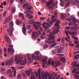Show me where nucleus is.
<instances>
[{"instance_id":"1","label":"nucleus","mask_w":79,"mask_h":79,"mask_svg":"<svg viewBox=\"0 0 79 79\" xmlns=\"http://www.w3.org/2000/svg\"><path fill=\"white\" fill-rule=\"evenodd\" d=\"M55 39V37L52 36H50L49 38L48 39V40H46L45 41V44H52L54 43L55 42V40H54Z\"/></svg>"},{"instance_id":"2","label":"nucleus","mask_w":79,"mask_h":79,"mask_svg":"<svg viewBox=\"0 0 79 79\" xmlns=\"http://www.w3.org/2000/svg\"><path fill=\"white\" fill-rule=\"evenodd\" d=\"M20 63H21L22 61H23V57H22L21 58V57L19 56V57L15 56V61H16V63L17 64H19V62L20 61Z\"/></svg>"},{"instance_id":"3","label":"nucleus","mask_w":79,"mask_h":79,"mask_svg":"<svg viewBox=\"0 0 79 79\" xmlns=\"http://www.w3.org/2000/svg\"><path fill=\"white\" fill-rule=\"evenodd\" d=\"M48 71L44 72H42L41 73L42 78L43 79H47L48 77Z\"/></svg>"},{"instance_id":"4","label":"nucleus","mask_w":79,"mask_h":79,"mask_svg":"<svg viewBox=\"0 0 79 79\" xmlns=\"http://www.w3.org/2000/svg\"><path fill=\"white\" fill-rule=\"evenodd\" d=\"M13 62V58H11V59H10L9 60H6V66H10L12 65V63Z\"/></svg>"},{"instance_id":"5","label":"nucleus","mask_w":79,"mask_h":79,"mask_svg":"<svg viewBox=\"0 0 79 79\" xmlns=\"http://www.w3.org/2000/svg\"><path fill=\"white\" fill-rule=\"evenodd\" d=\"M70 19H68V21H73V23H76L77 21V19H76V18L74 17V15H71Z\"/></svg>"},{"instance_id":"6","label":"nucleus","mask_w":79,"mask_h":79,"mask_svg":"<svg viewBox=\"0 0 79 79\" xmlns=\"http://www.w3.org/2000/svg\"><path fill=\"white\" fill-rule=\"evenodd\" d=\"M47 57H45L42 59L41 61L43 62V68H45V64L47 63Z\"/></svg>"},{"instance_id":"7","label":"nucleus","mask_w":79,"mask_h":79,"mask_svg":"<svg viewBox=\"0 0 79 79\" xmlns=\"http://www.w3.org/2000/svg\"><path fill=\"white\" fill-rule=\"evenodd\" d=\"M41 69H39L37 73H36V76L37 77H38V74L39 75L38 77L39 79H42V77L41 76V74H40Z\"/></svg>"},{"instance_id":"8","label":"nucleus","mask_w":79,"mask_h":79,"mask_svg":"<svg viewBox=\"0 0 79 79\" xmlns=\"http://www.w3.org/2000/svg\"><path fill=\"white\" fill-rule=\"evenodd\" d=\"M13 29L12 27H10L8 28H7V31L8 32H9V33H10L9 34V35H10V36H11L12 35V32H13Z\"/></svg>"},{"instance_id":"9","label":"nucleus","mask_w":79,"mask_h":79,"mask_svg":"<svg viewBox=\"0 0 79 79\" xmlns=\"http://www.w3.org/2000/svg\"><path fill=\"white\" fill-rule=\"evenodd\" d=\"M8 53L9 55H12L13 53H15V50H13V49L10 48L8 49Z\"/></svg>"},{"instance_id":"10","label":"nucleus","mask_w":79,"mask_h":79,"mask_svg":"<svg viewBox=\"0 0 79 79\" xmlns=\"http://www.w3.org/2000/svg\"><path fill=\"white\" fill-rule=\"evenodd\" d=\"M27 56L28 62L29 63H32V62H33V60H32V59L31 57V56H29V54H27Z\"/></svg>"},{"instance_id":"11","label":"nucleus","mask_w":79,"mask_h":79,"mask_svg":"<svg viewBox=\"0 0 79 79\" xmlns=\"http://www.w3.org/2000/svg\"><path fill=\"white\" fill-rule=\"evenodd\" d=\"M59 31H60L59 30H55L52 33H49V35L52 36L56 34H57V33H58Z\"/></svg>"},{"instance_id":"12","label":"nucleus","mask_w":79,"mask_h":79,"mask_svg":"<svg viewBox=\"0 0 79 79\" xmlns=\"http://www.w3.org/2000/svg\"><path fill=\"white\" fill-rule=\"evenodd\" d=\"M23 33H24V34L26 35H27V34H26V26H25V25L24 24V23H23Z\"/></svg>"},{"instance_id":"13","label":"nucleus","mask_w":79,"mask_h":79,"mask_svg":"<svg viewBox=\"0 0 79 79\" xmlns=\"http://www.w3.org/2000/svg\"><path fill=\"white\" fill-rule=\"evenodd\" d=\"M30 73H31V75H32L31 76V79H35V76L34 75V73L33 72H32V70H30Z\"/></svg>"},{"instance_id":"14","label":"nucleus","mask_w":79,"mask_h":79,"mask_svg":"<svg viewBox=\"0 0 79 79\" xmlns=\"http://www.w3.org/2000/svg\"><path fill=\"white\" fill-rule=\"evenodd\" d=\"M52 4L50 3V2H48L47 4V7H48V9H50V10H53V7L50 6Z\"/></svg>"},{"instance_id":"15","label":"nucleus","mask_w":79,"mask_h":79,"mask_svg":"<svg viewBox=\"0 0 79 79\" xmlns=\"http://www.w3.org/2000/svg\"><path fill=\"white\" fill-rule=\"evenodd\" d=\"M38 36V34L37 33V32L35 31H34L33 32L32 34V37L33 38H35L37 37Z\"/></svg>"},{"instance_id":"16","label":"nucleus","mask_w":79,"mask_h":79,"mask_svg":"<svg viewBox=\"0 0 79 79\" xmlns=\"http://www.w3.org/2000/svg\"><path fill=\"white\" fill-rule=\"evenodd\" d=\"M60 16L62 19H65V18H66V14H64L63 13H62L61 14Z\"/></svg>"},{"instance_id":"17","label":"nucleus","mask_w":79,"mask_h":79,"mask_svg":"<svg viewBox=\"0 0 79 79\" xmlns=\"http://www.w3.org/2000/svg\"><path fill=\"white\" fill-rule=\"evenodd\" d=\"M72 65H73L74 67H79V64H77V63L75 62H73L72 64Z\"/></svg>"},{"instance_id":"18","label":"nucleus","mask_w":79,"mask_h":79,"mask_svg":"<svg viewBox=\"0 0 79 79\" xmlns=\"http://www.w3.org/2000/svg\"><path fill=\"white\" fill-rule=\"evenodd\" d=\"M5 39L6 40L7 42H10V38L7 35H6L5 36Z\"/></svg>"},{"instance_id":"19","label":"nucleus","mask_w":79,"mask_h":79,"mask_svg":"<svg viewBox=\"0 0 79 79\" xmlns=\"http://www.w3.org/2000/svg\"><path fill=\"white\" fill-rule=\"evenodd\" d=\"M31 72L30 71V70H29L26 71V74L27 76H31Z\"/></svg>"},{"instance_id":"20","label":"nucleus","mask_w":79,"mask_h":79,"mask_svg":"<svg viewBox=\"0 0 79 79\" xmlns=\"http://www.w3.org/2000/svg\"><path fill=\"white\" fill-rule=\"evenodd\" d=\"M33 26L34 27L35 29L37 30H38L39 27H40V26L38 25L37 26H36V24H33Z\"/></svg>"},{"instance_id":"21","label":"nucleus","mask_w":79,"mask_h":79,"mask_svg":"<svg viewBox=\"0 0 79 79\" xmlns=\"http://www.w3.org/2000/svg\"><path fill=\"white\" fill-rule=\"evenodd\" d=\"M77 27H72L70 28V30H71V31H77Z\"/></svg>"},{"instance_id":"22","label":"nucleus","mask_w":79,"mask_h":79,"mask_svg":"<svg viewBox=\"0 0 79 79\" xmlns=\"http://www.w3.org/2000/svg\"><path fill=\"white\" fill-rule=\"evenodd\" d=\"M11 10L12 13H15V11H16V8L15 7L12 6L11 9Z\"/></svg>"},{"instance_id":"23","label":"nucleus","mask_w":79,"mask_h":79,"mask_svg":"<svg viewBox=\"0 0 79 79\" xmlns=\"http://www.w3.org/2000/svg\"><path fill=\"white\" fill-rule=\"evenodd\" d=\"M19 17H22V19H23V20H24L25 19V18H24V17L23 16V14L22 13H19Z\"/></svg>"},{"instance_id":"24","label":"nucleus","mask_w":79,"mask_h":79,"mask_svg":"<svg viewBox=\"0 0 79 79\" xmlns=\"http://www.w3.org/2000/svg\"><path fill=\"white\" fill-rule=\"evenodd\" d=\"M50 26V25L48 23H47V25L46 26H44V27L45 29H47Z\"/></svg>"},{"instance_id":"25","label":"nucleus","mask_w":79,"mask_h":79,"mask_svg":"<svg viewBox=\"0 0 79 79\" xmlns=\"http://www.w3.org/2000/svg\"><path fill=\"white\" fill-rule=\"evenodd\" d=\"M55 64L56 65V66H55L54 67L55 68L58 66L59 65H60V62L58 61H56L55 62Z\"/></svg>"},{"instance_id":"26","label":"nucleus","mask_w":79,"mask_h":79,"mask_svg":"<svg viewBox=\"0 0 79 79\" xmlns=\"http://www.w3.org/2000/svg\"><path fill=\"white\" fill-rule=\"evenodd\" d=\"M13 25H14V23L13 22H10L9 23V27H10L13 28Z\"/></svg>"},{"instance_id":"27","label":"nucleus","mask_w":79,"mask_h":79,"mask_svg":"<svg viewBox=\"0 0 79 79\" xmlns=\"http://www.w3.org/2000/svg\"><path fill=\"white\" fill-rule=\"evenodd\" d=\"M60 23V21L59 20H57L56 21V23L55 24V26H59V24Z\"/></svg>"},{"instance_id":"28","label":"nucleus","mask_w":79,"mask_h":79,"mask_svg":"<svg viewBox=\"0 0 79 79\" xmlns=\"http://www.w3.org/2000/svg\"><path fill=\"white\" fill-rule=\"evenodd\" d=\"M70 3L71 2L70 1L66 3V4L65 5L66 8H68V6H69Z\"/></svg>"},{"instance_id":"29","label":"nucleus","mask_w":79,"mask_h":79,"mask_svg":"<svg viewBox=\"0 0 79 79\" xmlns=\"http://www.w3.org/2000/svg\"><path fill=\"white\" fill-rule=\"evenodd\" d=\"M70 35H77V32H70Z\"/></svg>"},{"instance_id":"30","label":"nucleus","mask_w":79,"mask_h":79,"mask_svg":"<svg viewBox=\"0 0 79 79\" xmlns=\"http://www.w3.org/2000/svg\"><path fill=\"white\" fill-rule=\"evenodd\" d=\"M31 27V26L30 25H28L27 26V29H29L30 31V32L29 31L28 33H31V30L30 29V28Z\"/></svg>"},{"instance_id":"31","label":"nucleus","mask_w":79,"mask_h":79,"mask_svg":"<svg viewBox=\"0 0 79 79\" xmlns=\"http://www.w3.org/2000/svg\"><path fill=\"white\" fill-rule=\"evenodd\" d=\"M61 60L62 61V62L64 63L66 61V59L64 57H62L60 58Z\"/></svg>"},{"instance_id":"32","label":"nucleus","mask_w":79,"mask_h":79,"mask_svg":"<svg viewBox=\"0 0 79 79\" xmlns=\"http://www.w3.org/2000/svg\"><path fill=\"white\" fill-rule=\"evenodd\" d=\"M78 3H79V0H75L73 3V5H77V4H78Z\"/></svg>"},{"instance_id":"33","label":"nucleus","mask_w":79,"mask_h":79,"mask_svg":"<svg viewBox=\"0 0 79 79\" xmlns=\"http://www.w3.org/2000/svg\"><path fill=\"white\" fill-rule=\"evenodd\" d=\"M79 55H75L74 56V59H76V60H77L79 59Z\"/></svg>"},{"instance_id":"34","label":"nucleus","mask_w":79,"mask_h":79,"mask_svg":"<svg viewBox=\"0 0 79 79\" xmlns=\"http://www.w3.org/2000/svg\"><path fill=\"white\" fill-rule=\"evenodd\" d=\"M32 7L30 6H27L26 8L28 10H30L32 9Z\"/></svg>"},{"instance_id":"35","label":"nucleus","mask_w":79,"mask_h":79,"mask_svg":"<svg viewBox=\"0 0 79 79\" xmlns=\"http://www.w3.org/2000/svg\"><path fill=\"white\" fill-rule=\"evenodd\" d=\"M49 47V45L48 44H45L44 47V49H46V48H48Z\"/></svg>"},{"instance_id":"36","label":"nucleus","mask_w":79,"mask_h":79,"mask_svg":"<svg viewBox=\"0 0 79 79\" xmlns=\"http://www.w3.org/2000/svg\"><path fill=\"white\" fill-rule=\"evenodd\" d=\"M11 18H12V17H11V18H10V17L7 18L6 19V23H7V22H8L9 21H10Z\"/></svg>"},{"instance_id":"37","label":"nucleus","mask_w":79,"mask_h":79,"mask_svg":"<svg viewBox=\"0 0 79 79\" xmlns=\"http://www.w3.org/2000/svg\"><path fill=\"white\" fill-rule=\"evenodd\" d=\"M65 32L66 34L67 35V38H68V39H69H69H70V38L69 37V36H68V32H67V31H66V30H65Z\"/></svg>"},{"instance_id":"38","label":"nucleus","mask_w":79,"mask_h":79,"mask_svg":"<svg viewBox=\"0 0 79 79\" xmlns=\"http://www.w3.org/2000/svg\"><path fill=\"white\" fill-rule=\"evenodd\" d=\"M72 37L73 39H75L76 40H78V38L77 37H76L74 36H73Z\"/></svg>"},{"instance_id":"39","label":"nucleus","mask_w":79,"mask_h":79,"mask_svg":"<svg viewBox=\"0 0 79 79\" xmlns=\"http://www.w3.org/2000/svg\"><path fill=\"white\" fill-rule=\"evenodd\" d=\"M26 62H27V60L26 59L24 60L23 62V65H24L26 63Z\"/></svg>"},{"instance_id":"40","label":"nucleus","mask_w":79,"mask_h":79,"mask_svg":"<svg viewBox=\"0 0 79 79\" xmlns=\"http://www.w3.org/2000/svg\"><path fill=\"white\" fill-rule=\"evenodd\" d=\"M33 21H34V20H30L29 22V23L31 24H33L34 22H33Z\"/></svg>"},{"instance_id":"41","label":"nucleus","mask_w":79,"mask_h":79,"mask_svg":"<svg viewBox=\"0 0 79 79\" xmlns=\"http://www.w3.org/2000/svg\"><path fill=\"white\" fill-rule=\"evenodd\" d=\"M48 79H52L53 77V75L51 74L48 77Z\"/></svg>"},{"instance_id":"42","label":"nucleus","mask_w":79,"mask_h":79,"mask_svg":"<svg viewBox=\"0 0 79 79\" xmlns=\"http://www.w3.org/2000/svg\"><path fill=\"white\" fill-rule=\"evenodd\" d=\"M57 44V43L55 42L53 43L51 45V46L53 47H55V45H56Z\"/></svg>"},{"instance_id":"43","label":"nucleus","mask_w":79,"mask_h":79,"mask_svg":"<svg viewBox=\"0 0 79 79\" xmlns=\"http://www.w3.org/2000/svg\"><path fill=\"white\" fill-rule=\"evenodd\" d=\"M31 13V14L33 13L32 11H27L25 12V13Z\"/></svg>"},{"instance_id":"44","label":"nucleus","mask_w":79,"mask_h":79,"mask_svg":"<svg viewBox=\"0 0 79 79\" xmlns=\"http://www.w3.org/2000/svg\"><path fill=\"white\" fill-rule=\"evenodd\" d=\"M20 23V21L18 19H17L16 21V24L17 25H18Z\"/></svg>"},{"instance_id":"45","label":"nucleus","mask_w":79,"mask_h":79,"mask_svg":"<svg viewBox=\"0 0 79 79\" xmlns=\"http://www.w3.org/2000/svg\"><path fill=\"white\" fill-rule=\"evenodd\" d=\"M2 4L4 5V6H6V2L5 1H4L2 3Z\"/></svg>"},{"instance_id":"46","label":"nucleus","mask_w":79,"mask_h":79,"mask_svg":"<svg viewBox=\"0 0 79 79\" xmlns=\"http://www.w3.org/2000/svg\"><path fill=\"white\" fill-rule=\"evenodd\" d=\"M6 13H7V11H6L4 12L3 14V17H5V16H6Z\"/></svg>"},{"instance_id":"47","label":"nucleus","mask_w":79,"mask_h":79,"mask_svg":"<svg viewBox=\"0 0 79 79\" xmlns=\"http://www.w3.org/2000/svg\"><path fill=\"white\" fill-rule=\"evenodd\" d=\"M28 5V3L27 2H26L25 4H24V6H23V8H25L26 6Z\"/></svg>"},{"instance_id":"48","label":"nucleus","mask_w":79,"mask_h":79,"mask_svg":"<svg viewBox=\"0 0 79 79\" xmlns=\"http://www.w3.org/2000/svg\"><path fill=\"white\" fill-rule=\"evenodd\" d=\"M34 24H35L36 25V26L37 25V24H39L40 25L41 24V23H40L37 22H35Z\"/></svg>"},{"instance_id":"49","label":"nucleus","mask_w":79,"mask_h":79,"mask_svg":"<svg viewBox=\"0 0 79 79\" xmlns=\"http://www.w3.org/2000/svg\"><path fill=\"white\" fill-rule=\"evenodd\" d=\"M75 77L76 79H79V76L77 75H74V76Z\"/></svg>"},{"instance_id":"50","label":"nucleus","mask_w":79,"mask_h":79,"mask_svg":"<svg viewBox=\"0 0 79 79\" xmlns=\"http://www.w3.org/2000/svg\"><path fill=\"white\" fill-rule=\"evenodd\" d=\"M40 58L39 56H37L35 57V60H39Z\"/></svg>"},{"instance_id":"51","label":"nucleus","mask_w":79,"mask_h":79,"mask_svg":"<svg viewBox=\"0 0 79 79\" xmlns=\"http://www.w3.org/2000/svg\"><path fill=\"white\" fill-rule=\"evenodd\" d=\"M21 78V76L20 74H18V79H19Z\"/></svg>"},{"instance_id":"52","label":"nucleus","mask_w":79,"mask_h":79,"mask_svg":"<svg viewBox=\"0 0 79 79\" xmlns=\"http://www.w3.org/2000/svg\"><path fill=\"white\" fill-rule=\"evenodd\" d=\"M37 33L38 34V35H40L41 34V32H40V31L39 30L37 31Z\"/></svg>"},{"instance_id":"53","label":"nucleus","mask_w":79,"mask_h":79,"mask_svg":"<svg viewBox=\"0 0 79 79\" xmlns=\"http://www.w3.org/2000/svg\"><path fill=\"white\" fill-rule=\"evenodd\" d=\"M10 72H11V69H9L7 71V73L8 74H9V73H10Z\"/></svg>"},{"instance_id":"54","label":"nucleus","mask_w":79,"mask_h":79,"mask_svg":"<svg viewBox=\"0 0 79 79\" xmlns=\"http://www.w3.org/2000/svg\"><path fill=\"white\" fill-rule=\"evenodd\" d=\"M65 40H66V41H67V42H69L70 43H72V42L69 41L68 40V38L67 37L65 38Z\"/></svg>"},{"instance_id":"55","label":"nucleus","mask_w":79,"mask_h":79,"mask_svg":"<svg viewBox=\"0 0 79 79\" xmlns=\"http://www.w3.org/2000/svg\"><path fill=\"white\" fill-rule=\"evenodd\" d=\"M43 25L44 27V26H45L47 25V22H44V23H43Z\"/></svg>"},{"instance_id":"56","label":"nucleus","mask_w":79,"mask_h":79,"mask_svg":"<svg viewBox=\"0 0 79 79\" xmlns=\"http://www.w3.org/2000/svg\"><path fill=\"white\" fill-rule=\"evenodd\" d=\"M62 42H64V37H63L61 39Z\"/></svg>"},{"instance_id":"57","label":"nucleus","mask_w":79,"mask_h":79,"mask_svg":"<svg viewBox=\"0 0 79 79\" xmlns=\"http://www.w3.org/2000/svg\"><path fill=\"white\" fill-rule=\"evenodd\" d=\"M79 53V52H73V55H76V54H77V53Z\"/></svg>"},{"instance_id":"58","label":"nucleus","mask_w":79,"mask_h":79,"mask_svg":"<svg viewBox=\"0 0 79 79\" xmlns=\"http://www.w3.org/2000/svg\"><path fill=\"white\" fill-rule=\"evenodd\" d=\"M52 63L51 62V60L50 59H49L48 61V64H50Z\"/></svg>"},{"instance_id":"59","label":"nucleus","mask_w":79,"mask_h":79,"mask_svg":"<svg viewBox=\"0 0 79 79\" xmlns=\"http://www.w3.org/2000/svg\"><path fill=\"white\" fill-rule=\"evenodd\" d=\"M58 52H59V53H61V52H62V51L61 50V49H58L57 50Z\"/></svg>"},{"instance_id":"60","label":"nucleus","mask_w":79,"mask_h":79,"mask_svg":"<svg viewBox=\"0 0 79 79\" xmlns=\"http://www.w3.org/2000/svg\"><path fill=\"white\" fill-rule=\"evenodd\" d=\"M69 11H70V9H69V8H67L66 10V12H68Z\"/></svg>"},{"instance_id":"61","label":"nucleus","mask_w":79,"mask_h":79,"mask_svg":"<svg viewBox=\"0 0 79 79\" xmlns=\"http://www.w3.org/2000/svg\"><path fill=\"white\" fill-rule=\"evenodd\" d=\"M15 1V0H10V3L11 4H12L13 2Z\"/></svg>"},{"instance_id":"62","label":"nucleus","mask_w":79,"mask_h":79,"mask_svg":"<svg viewBox=\"0 0 79 79\" xmlns=\"http://www.w3.org/2000/svg\"><path fill=\"white\" fill-rule=\"evenodd\" d=\"M2 71H4L5 69V68L3 67H2L1 69Z\"/></svg>"},{"instance_id":"63","label":"nucleus","mask_w":79,"mask_h":79,"mask_svg":"<svg viewBox=\"0 0 79 79\" xmlns=\"http://www.w3.org/2000/svg\"><path fill=\"white\" fill-rule=\"evenodd\" d=\"M9 77H13V74L12 73H10L9 74Z\"/></svg>"},{"instance_id":"64","label":"nucleus","mask_w":79,"mask_h":79,"mask_svg":"<svg viewBox=\"0 0 79 79\" xmlns=\"http://www.w3.org/2000/svg\"><path fill=\"white\" fill-rule=\"evenodd\" d=\"M33 18V16H32V15H30L29 16V19H32V18Z\"/></svg>"}]
</instances>
